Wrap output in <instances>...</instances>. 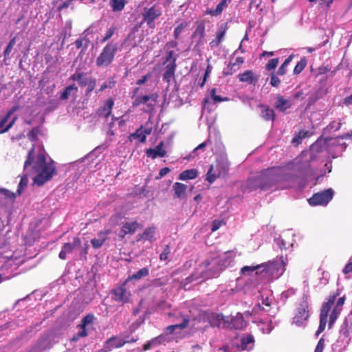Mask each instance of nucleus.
Segmentation results:
<instances>
[{
    "label": "nucleus",
    "instance_id": "obj_1",
    "mask_svg": "<svg viewBox=\"0 0 352 352\" xmlns=\"http://www.w3.org/2000/svg\"><path fill=\"white\" fill-rule=\"evenodd\" d=\"M23 169L28 174H36L33 181L38 186H43L57 173L54 162L51 160L47 162L43 151H40L36 156L35 155L34 145L28 151Z\"/></svg>",
    "mask_w": 352,
    "mask_h": 352
},
{
    "label": "nucleus",
    "instance_id": "obj_2",
    "mask_svg": "<svg viewBox=\"0 0 352 352\" xmlns=\"http://www.w3.org/2000/svg\"><path fill=\"white\" fill-rule=\"evenodd\" d=\"M262 184V190L266 191L272 188H279L278 184L292 178V176L285 174L284 169L280 167H272L265 169L258 175ZM283 188V186H280Z\"/></svg>",
    "mask_w": 352,
    "mask_h": 352
},
{
    "label": "nucleus",
    "instance_id": "obj_3",
    "mask_svg": "<svg viewBox=\"0 0 352 352\" xmlns=\"http://www.w3.org/2000/svg\"><path fill=\"white\" fill-rule=\"evenodd\" d=\"M199 266L204 270L201 272L203 280L217 277L223 270L222 259L219 256L208 258Z\"/></svg>",
    "mask_w": 352,
    "mask_h": 352
},
{
    "label": "nucleus",
    "instance_id": "obj_4",
    "mask_svg": "<svg viewBox=\"0 0 352 352\" xmlns=\"http://www.w3.org/2000/svg\"><path fill=\"white\" fill-rule=\"evenodd\" d=\"M118 50V43L113 41L108 42L97 57L96 65L100 67H106L110 65L115 58Z\"/></svg>",
    "mask_w": 352,
    "mask_h": 352
},
{
    "label": "nucleus",
    "instance_id": "obj_5",
    "mask_svg": "<svg viewBox=\"0 0 352 352\" xmlns=\"http://www.w3.org/2000/svg\"><path fill=\"white\" fill-rule=\"evenodd\" d=\"M309 300L308 296L304 294L297 307L296 314L293 318V322L301 326L309 318Z\"/></svg>",
    "mask_w": 352,
    "mask_h": 352
},
{
    "label": "nucleus",
    "instance_id": "obj_6",
    "mask_svg": "<svg viewBox=\"0 0 352 352\" xmlns=\"http://www.w3.org/2000/svg\"><path fill=\"white\" fill-rule=\"evenodd\" d=\"M144 40V35L140 33V29L138 25L134 26L128 34L122 45L129 50L136 47Z\"/></svg>",
    "mask_w": 352,
    "mask_h": 352
},
{
    "label": "nucleus",
    "instance_id": "obj_7",
    "mask_svg": "<svg viewBox=\"0 0 352 352\" xmlns=\"http://www.w3.org/2000/svg\"><path fill=\"white\" fill-rule=\"evenodd\" d=\"M315 159L313 153L309 155L302 153L296 159L295 169L302 175H309L311 173L310 162Z\"/></svg>",
    "mask_w": 352,
    "mask_h": 352
},
{
    "label": "nucleus",
    "instance_id": "obj_8",
    "mask_svg": "<svg viewBox=\"0 0 352 352\" xmlns=\"http://www.w3.org/2000/svg\"><path fill=\"white\" fill-rule=\"evenodd\" d=\"M334 192L331 188L315 193L308 199L309 204L312 206L327 205L333 197Z\"/></svg>",
    "mask_w": 352,
    "mask_h": 352
},
{
    "label": "nucleus",
    "instance_id": "obj_9",
    "mask_svg": "<svg viewBox=\"0 0 352 352\" xmlns=\"http://www.w3.org/2000/svg\"><path fill=\"white\" fill-rule=\"evenodd\" d=\"M128 282L126 280L120 286L113 289L111 292L112 298L117 302L122 304L129 302L131 296V292L126 289V284Z\"/></svg>",
    "mask_w": 352,
    "mask_h": 352
},
{
    "label": "nucleus",
    "instance_id": "obj_10",
    "mask_svg": "<svg viewBox=\"0 0 352 352\" xmlns=\"http://www.w3.org/2000/svg\"><path fill=\"white\" fill-rule=\"evenodd\" d=\"M158 98L159 95L157 93H153L150 95L139 96L135 98L133 106L137 107L140 104H146L150 110H153Z\"/></svg>",
    "mask_w": 352,
    "mask_h": 352
},
{
    "label": "nucleus",
    "instance_id": "obj_11",
    "mask_svg": "<svg viewBox=\"0 0 352 352\" xmlns=\"http://www.w3.org/2000/svg\"><path fill=\"white\" fill-rule=\"evenodd\" d=\"M161 14L160 10L157 9L155 6H152L150 8H144L142 13L143 21L146 22L149 28H154V21L157 19Z\"/></svg>",
    "mask_w": 352,
    "mask_h": 352
},
{
    "label": "nucleus",
    "instance_id": "obj_12",
    "mask_svg": "<svg viewBox=\"0 0 352 352\" xmlns=\"http://www.w3.org/2000/svg\"><path fill=\"white\" fill-rule=\"evenodd\" d=\"M81 244V240L79 237H74L72 242L64 243L62 250L59 253V258L61 260L67 258V254L72 253L76 248H78Z\"/></svg>",
    "mask_w": 352,
    "mask_h": 352
},
{
    "label": "nucleus",
    "instance_id": "obj_13",
    "mask_svg": "<svg viewBox=\"0 0 352 352\" xmlns=\"http://www.w3.org/2000/svg\"><path fill=\"white\" fill-rule=\"evenodd\" d=\"M244 61L243 57H237L234 60L231 59L227 67L223 69V75L224 76L233 75L240 69Z\"/></svg>",
    "mask_w": 352,
    "mask_h": 352
},
{
    "label": "nucleus",
    "instance_id": "obj_14",
    "mask_svg": "<svg viewBox=\"0 0 352 352\" xmlns=\"http://www.w3.org/2000/svg\"><path fill=\"white\" fill-rule=\"evenodd\" d=\"M94 320V316L93 314H87L85 317H83L81 320V322L78 324V327H80L79 331L77 333L76 336L74 337L73 340H77L79 338L85 337L88 335V332L87 330V326L92 324Z\"/></svg>",
    "mask_w": 352,
    "mask_h": 352
},
{
    "label": "nucleus",
    "instance_id": "obj_15",
    "mask_svg": "<svg viewBox=\"0 0 352 352\" xmlns=\"http://www.w3.org/2000/svg\"><path fill=\"white\" fill-rule=\"evenodd\" d=\"M258 190L263 191L259 175L248 177L243 187V192H251Z\"/></svg>",
    "mask_w": 352,
    "mask_h": 352
},
{
    "label": "nucleus",
    "instance_id": "obj_16",
    "mask_svg": "<svg viewBox=\"0 0 352 352\" xmlns=\"http://www.w3.org/2000/svg\"><path fill=\"white\" fill-rule=\"evenodd\" d=\"M228 30V24H221L218 31L216 33L215 38L210 42L211 49H214L219 46V45L225 40L226 32Z\"/></svg>",
    "mask_w": 352,
    "mask_h": 352
},
{
    "label": "nucleus",
    "instance_id": "obj_17",
    "mask_svg": "<svg viewBox=\"0 0 352 352\" xmlns=\"http://www.w3.org/2000/svg\"><path fill=\"white\" fill-rule=\"evenodd\" d=\"M338 296V294H335L329 296L328 298V300L322 304L320 314V318L327 319L328 316H330V314L332 311L331 308L334 305Z\"/></svg>",
    "mask_w": 352,
    "mask_h": 352
},
{
    "label": "nucleus",
    "instance_id": "obj_18",
    "mask_svg": "<svg viewBox=\"0 0 352 352\" xmlns=\"http://www.w3.org/2000/svg\"><path fill=\"white\" fill-rule=\"evenodd\" d=\"M164 143L163 141L160 142L154 148H149L146 150V155L147 157L154 160L159 157H164L166 155V151L163 149Z\"/></svg>",
    "mask_w": 352,
    "mask_h": 352
},
{
    "label": "nucleus",
    "instance_id": "obj_19",
    "mask_svg": "<svg viewBox=\"0 0 352 352\" xmlns=\"http://www.w3.org/2000/svg\"><path fill=\"white\" fill-rule=\"evenodd\" d=\"M138 228L139 223L137 221L124 223L119 232L120 238L124 239L126 234H134Z\"/></svg>",
    "mask_w": 352,
    "mask_h": 352
},
{
    "label": "nucleus",
    "instance_id": "obj_20",
    "mask_svg": "<svg viewBox=\"0 0 352 352\" xmlns=\"http://www.w3.org/2000/svg\"><path fill=\"white\" fill-rule=\"evenodd\" d=\"M177 67V63H174V61L166 65L165 72L162 75V79L168 85L170 84L172 79L175 78Z\"/></svg>",
    "mask_w": 352,
    "mask_h": 352
},
{
    "label": "nucleus",
    "instance_id": "obj_21",
    "mask_svg": "<svg viewBox=\"0 0 352 352\" xmlns=\"http://www.w3.org/2000/svg\"><path fill=\"white\" fill-rule=\"evenodd\" d=\"M344 297L338 298L335 307L332 309L330 314V319L329 320V328H331L335 321L337 320L338 315L340 314L342 307L344 303Z\"/></svg>",
    "mask_w": 352,
    "mask_h": 352
},
{
    "label": "nucleus",
    "instance_id": "obj_22",
    "mask_svg": "<svg viewBox=\"0 0 352 352\" xmlns=\"http://www.w3.org/2000/svg\"><path fill=\"white\" fill-rule=\"evenodd\" d=\"M247 324V321L245 320L243 316L240 313H237L235 316L232 317L230 322V327L236 330L243 329Z\"/></svg>",
    "mask_w": 352,
    "mask_h": 352
},
{
    "label": "nucleus",
    "instance_id": "obj_23",
    "mask_svg": "<svg viewBox=\"0 0 352 352\" xmlns=\"http://www.w3.org/2000/svg\"><path fill=\"white\" fill-rule=\"evenodd\" d=\"M240 82H246L249 85H255L258 80V76H256L252 70L245 71L238 75Z\"/></svg>",
    "mask_w": 352,
    "mask_h": 352
},
{
    "label": "nucleus",
    "instance_id": "obj_24",
    "mask_svg": "<svg viewBox=\"0 0 352 352\" xmlns=\"http://www.w3.org/2000/svg\"><path fill=\"white\" fill-rule=\"evenodd\" d=\"M114 104V101L112 98H109L104 103V104L99 107L96 111V114L99 117L108 118L112 111V108Z\"/></svg>",
    "mask_w": 352,
    "mask_h": 352
},
{
    "label": "nucleus",
    "instance_id": "obj_25",
    "mask_svg": "<svg viewBox=\"0 0 352 352\" xmlns=\"http://www.w3.org/2000/svg\"><path fill=\"white\" fill-rule=\"evenodd\" d=\"M258 107L261 109V117L265 121H274L276 114L274 109L266 104H260Z\"/></svg>",
    "mask_w": 352,
    "mask_h": 352
},
{
    "label": "nucleus",
    "instance_id": "obj_26",
    "mask_svg": "<svg viewBox=\"0 0 352 352\" xmlns=\"http://www.w3.org/2000/svg\"><path fill=\"white\" fill-rule=\"evenodd\" d=\"M206 27L204 21H197V27L192 34V38H198L199 43H201L206 36Z\"/></svg>",
    "mask_w": 352,
    "mask_h": 352
},
{
    "label": "nucleus",
    "instance_id": "obj_27",
    "mask_svg": "<svg viewBox=\"0 0 352 352\" xmlns=\"http://www.w3.org/2000/svg\"><path fill=\"white\" fill-rule=\"evenodd\" d=\"M292 107L291 102L284 98V97L281 95H278L276 96V102L275 103V108L280 111L285 112L287 109H289Z\"/></svg>",
    "mask_w": 352,
    "mask_h": 352
},
{
    "label": "nucleus",
    "instance_id": "obj_28",
    "mask_svg": "<svg viewBox=\"0 0 352 352\" xmlns=\"http://www.w3.org/2000/svg\"><path fill=\"white\" fill-rule=\"evenodd\" d=\"M187 186L180 182H175L173 185L174 196L178 199H184L186 196Z\"/></svg>",
    "mask_w": 352,
    "mask_h": 352
},
{
    "label": "nucleus",
    "instance_id": "obj_29",
    "mask_svg": "<svg viewBox=\"0 0 352 352\" xmlns=\"http://www.w3.org/2000/svg\"><path fill=\"white\" fill-rule=\"evenodd\" d=\"M78 89L75 84H72L66 87L65 89L60 93V100H67L71 95H76L78 92Z\"/></svg>",
    "mask_w": 352,
    "mask_h": 352
},
{
    "label": "nucleus",
    "instance_id": "obj_30",
    "mask_svg": "<svg viewBox=\"0 0 352 352\" xmlns=\"http://www.w3.org/2000/svg\"><path fill=\"white\" fill-rule=\"evenodd\" d=\"M129 341H124L122 339H118L115 336H113L109 338L106 342L107 348L109 349H111L113 348H120L123 346L125 344H126Z\"/></svg>",
    "mask_w": 352,
    "mask_h": 352
},
{
    "label": "nucleus",
    "instance_id": "obj_31",
    "mask_svg": "<svg viewBox=\"0 0 352 352\" xmlns=\"http://www.w3.org/2000/svg\"><path fill=\"white\" fill-rule=\"evenodd\" d=\"M254 338L252 335H247L246 336H243L241 339V349L243 350H250L252 349L254 346Z\"/></svg>",
    "mask_w": 352,
    "mask_h": 352
},
{
    "label": "nucleus",
    "instance_id": "obj_32",
    "mask_svg": "<svg viewBox=\"0 0 352 352\" xmlns=\"http://www.w3.org/2000/svg\"><path fill=\"white\" fill-rule=\"evenodd\" d=\"M226 7L227 0H221L215 9L208 8L205 11V14H210L211 16H218L222 13L223 10Z\"/></svg>",
    "mask_w": 352,
    "mask_h": 352
},
{
    "label": "nucleus",
    "instance_id": "obj_33",
    "mask_svg": "<svg viewBox=\"0 0 352 352\" xmlns=\"http://www.w3.org/2000/svg\"><path fill=\"white\" fill-rule=\"evenodd\" d=\"M149 274V268L147 267H144L140 269L137 272L134 273L133 275L128 276V278L125 280L126 282H129L132 280H140L143 277H146Z\"/></svg>",
    "mask_w": 352,
    "mask_h": 352
},
{
    "label": "nucleus",
    "instance_id": "obj_34",
    "mask_svg": "<svg viewBox=\"0 0 352 352\" xmlns=\"http://www.w3.org/2000/svg\"><path fill=\"white\" fill-rule=\"evenodd\" d=\"M215 170L217 173L218 177H225L229 171L228 164L223 162H217L215 164Z\"/></svg>",
    "mask_w": 352,
    "mask_h": 352
},
{
    "label": "nucleus",
    "instance_id": "obj_35",
    "mask_svg": "<svg viewBox=\"0 0 352 352\" xmlns=\"http://www.w3.org/2000/svg\"><path fill=\"white\" fill-rule=\"evenodd\" d=\"M198 175V171L197 169H188L182 172L179 175V179L180 180H188L195 179Z\"/></svg>",
    "mask_w": 352,
    "mask_h": 352
},
{
    "label": "nucleus",
    "instance_id": "obj_36",
    "mask_svg": "<svg viewBox=\"0 0 352 352\" xmlns=\"http://www.w3.org/2000/svg\"><path fill=\"white\" fill-rule=\"evenodd\" d=\"M163 340H164V338L162 336H157V337H155V338H153L152 340L146 342L144 344L143 350L144 351H148V350L151 349L153 346H159L162 343V341Z\"/></svg>",
    "mask_w": 352,
    "mask_h": 352
},
{
    "label": "nucleus",
    "instance_id": "obj_37",
    "mask_svg": "<svg viewBox=\"0 0 352 352\" xmlns=\"http://www.w3.org/2000/svg\"><path fill=\"white\" fill-rule=\"evenodd\" d=\"M203 275L201 274V273H198V272H195V273H193L190 276H189L188 277H187L186 278H185L184 280V281L182 283V285H183V287L184 288H186V285L193 281H197L199 280V279H201L200 280V283L202 282L204 280H203Z\"/></svg>",
    "mask_w": 352,
    "mask_h": 352
},
{
    "label": "nucleus",
    "instance_id": "obj_38",
    "mask_svg": "<svg viewBox=\"0 0 352 352\" xmlns=\"http://www.w3.org/2000/svg\"><path fill=\"white\" fill-rule=\"evenodd\" d=\"M170 280V277L168 276H164L157 278H155L151 280V286L158 287L164 285H166Z\"/></svg>",
    "mask_w": 352,
    "mask_h": 352
},
{
    "label": "nucleus",
    "instance_id": "obj_39",
    "mask_svg": "<svg viewBox=\"0 0 352 352\" xmlns=\"http://www.w3.org/2000/svg\"><path fill=\"white\" fill-rule=\"evenodd\" d=\"M188 323L189 320L188 318H184L182 322L180 324L168 326L166 327V331L169 333H173L177 329H183L186 328L188 325Z\"/></svg>",
    "mask_w": 352,
    "mask_h": 352
},
{
    "label": "nucleus",
    "instance_id": "obj_40",
    "mask_svg": "<svg viewBox=\"0 0 352 352\" xmlns=\"http://www.w3.org/2000/svg\"><path fill=\"white\" fill-rule=\"evenodd\" d=\"M294 55L291 54L289 55L283 62V63L280 65V67L278 68L277 71V75L278 76H283L287 72V67L290 63V62L294 58Z\"/></svg>",
    "mask_w": 352,
    "mask_h": 352
},
{
    "label": "nucleus",
    "instance_id": "obj_41",
    "mask_svg": "<svg viewBox=\"0 0 352 352\" xmlns=\"http://www.w3.org/2000/svg\"><path fill=\"white\" fill-rule=\"evenodd\" d=\"M110 3L113 11L118 12L124 9L126 2L125 0H111Z\"/></svg>",
    "mask_w": 352,
    "mask_h": 352
},
{
    "label": "nucleus",
    "instance_id": "obj_42",
    "mask_svg": "<svg viewBox=\"0 0 352 352\" xmlns=\"http://www.w3.org/2000/svg\"><path fill=\"white\" fill-rule=\"evenodd\" d=\"M28 175L29 174L27 173L21 177L16 190V194L18 195H21L22 191L27 187L28 184Z\"/></svg>",
    "mask_w": 352,
    "mask_h": 352
},
{
    "label": "nucleus",
    "instance_id": "obj_43",
    "mask_svg": "<svg viewBox=\"0 0 352 352\" xmlns=\"http://www.w3.org/2000/svg\"><path fill=\"white\" fill-rule=\"evenodd\" d=\"M263 265H257L255 266H244L240 270L241 275H251L254 271L261 268Z\"/></svg>",
    "mask_w": 352,
    "mask_h": 352
},
{
    "label": "nucleus",
    "instance_id": "obj_44",
    "mask_svg": "<svg viewBox=\"0 0 352 352\" xmlns=\"http://www.w3.org/2000/svg\"><path fill=\"white\" fill-rule=\"evenodd\" d=\"M218 178L217 173L214 170V166L213 165H210V168L208 170L206 174V180L209 183H213Z\"/></svg>",
    "mask_w": 352,
    "mask_h": 352
},
{
    "label": "nucleus",
    "instance_id": "obj_45",
    "mask_svg": "<svg viewBox=\"0 0 352 352\" xmlns=\"http://www.w3.org/2000/svg\"><path fill=\"white\" fill-rule=\"evenodd\" d=\"M307 63V60L305 56L301 58L300 60L298 62L294 69V74L296 75H298L300 74L302 70L305 68Z\"/></svg>",
    "mask_w": 352,
    "mask_h": 352
},
{
    "label": "nucleus",
    "instance_id": "obj_46",
    "mask_svg": "<svg viewBox=\"0 0 352 352\" xmlns=\"http://www.w3.org/2000/svg\"><path fill=\"white\" fill-rule=\"evenodd\" d=\"M131 138H133V139L138 138L141 143L145 142L146 138L145 137V134H144L142 132V126H141L140 129H137L135 133L131 134L129 136V138L131 142L132 141Z\"/></svg>",
    "mask_w": 352,
    "mask_h": 352
},
{
    "label": "nucleus",
    "instance_id": "obj_47",
    "mask_svg": "<svg viewBox=\"0 0 352 352\" xmlns=\"http://www.w3.org/2000/svg\"><path fill=\"white\" fill-rule=\"evenodd\" d=\"M155 227L152 226L146 228L142 235V238L144 240L152 241L154 239V233L155 232Z\"/></svg>",
    "mask_w": 352,
    "mask_h": 352
},
{
    "label": "nucleus",
    "instance_id": "obj_48",
    "mask_svg": "<svg viewBox=\"0 0 352 352\" xmlns=\"http://www.w3.org/2000/svg\"><path fill=\"white\" fill-rule=\"evenodd\" d=\"M216 90V88H212L210 91V96L214 104L225 101H229V98L228 97H221V96L217 95Z\"/></svg>",
    "mask_w": 352,
    "mask_h": 352
},
{
    "label": "nucleus",
    "instance_id": "obj_49",
    "mask_svg": "<svg viewBox=\"0 0 352 352\" xmlns=\"http://www.w3.org/2000/svg\"><path fill=\"white\" fill-rule=\"evenodd\" d=\"M41 133V129L39 126L32 128L28 133V138L31 142H36L38 140V135Z\"/></svg>",
    "mask_w": 352,
    "mask_h": 352
},
{
    "label": "nucleus",
    "instance_id": "obj_50",
    "mask_svg": "<svg viewBox=\"0 0 352 352\" xmlns=\"http://www.w3.org/2000/svg\"><path fill=\"white\" fill-rule=\"evenodd\" d=\"M116 31V26H111L104 33V36L101 39L102 43H105L107 41H109L113 35L115 34V32Z\"/></svg>",
    "mask_w": 352,
    "mask_h": 352
},
{
    "label": "nucleus",
    "instance_id": "obj_51",
    "mask_svg": "<svg viewBox=\"0 0 352 352\" xmlns=\"http://www.w3.org/2000/svg\"><path fill=\"white\" fill-rule=\"evenodd\" d=\"M188 26L187 22L181 23L174 30L173 36L175 39L179 38L182 31Z\"/></svg>",
    "mask_w": 352,
    "mask_h": 352
},
{
    "label": "nucleus",
    "instance_id": "obj_52",
    "mask_svg": "<svg viewBox=\"0 0 352 352\" xmlns=\"http://www.w3.org/2000/svg\"><path fill=\"white\" fill-rule=\"evenodd\" d=\"M177 58V55L175 54L173 50H170L166 52L165 61L164 62V65L168 64V63H176Z\"/></svg>",
    "mask_w": 352,
    "mask_h": 352
},
{
    "label": "nucleus",
    "instance_id": "obj_53",
    "mask_svg": "<svg viewBox=\"0 0 352 352\" xmlns=\"http://www.w3.org/2000/svg\"><path fill=\"white\" fill-rule=\"evenodd\" d=\"M0 194H2L6 199H8L11 201H14L16 199V192L14 193L9 190L1 188H0Z\"/></svg>",
    "mask_w": 352,
    "mask_h": 352
},
{
    "label": "nucleus",
    "instance_id": "obj_54",
    "mask_svg": "<svg viewBox=\"0 0 352 352\" xmlns=\"http://www.w3.org/2000/svg\"><path fill=\"white\" fill-rule=\"evenodd\" d=\"M93 78L87 77V74L85 72H81L80 79L78 80V85L80 87H87L92 80Z\"/></svg>",
    "mask_w": 352,
    "mask_h": 352
},
{
    "label": "nucleus",
    "instance_id": "obj_55",
    "mask_svg": "<svg viewBox=\"0 0 352 352\" xmlns=\"http://www.w3.org/2000/svg\"><path fill=\"white\" fill-rule=\"evenodd\" d=\"M116 85V81L114 80L113 78H111L109 80L108 82H103L100 89H99V91H103L104 90H105L106 89H112L113 87H114Z\"/></svg>",
    "mask_w": 352,
    "mask_h": 352
},
{
    "label": "nucleus",
    "instance_id": "obj_56",
    "mask_svg": "<svg viewBox=\"0 0 352 352\" xmlns=\"http://www.w3.org/2000/svg\"><path fill=\"white\" fill-rule=\"evenodd\" d=\"M278 62H279L278 58H274L270 59L268 61V63L266 64L265 69L268 71H271V70L275 69L277 67Z\"/></svg>",
    "mask_w": 352,
    "mask_h": 352
},
{
    "label": "nucleus",
    "instance_id": "obj_57",
    "mask_svg": "<svg viewBox=\"0 0 352 352\" xmlns=\"http://www.w3.org/2000/svg\"><path fill=\"white\" fill-rule=\"evenodd\" d=\"M170 254V245H166L164 248V250L160 255V261H166L168 258L169 254Z\"/></svg>",
    "mask_w": 352,
    "mask_h": 352
},
{
    "label": "nucleus",
    "instance_id": "obj_58",
    "mask_svg": "<svg viewBox=\"0 0 352 352\" xmlns=\"http://www.w3.org/2000/svg\"><path fill=\"white\" fill-rule=\"evenodd\" d=\"M104 243V239H98L97 238H94L91 240V244L95 249L101 248Z\"/></svg>",
    "mask_w": 352,
    "mask_h": 352
},
{
    "label": "nucleus",
    "instance_id": "obj_59",
    "mask_svg": "<svg viewBox=\"0 0 352 352\" xmlns=\"http://www.w3.org/2000/svg\"><path fill=\"white\" fill-rule=\"evenodd\" d=\"M89 248V245L88 244V242L85 243L80 250V255L82 258L85 260L87 259V255L88 254Z\"/></svg>",
    "mask_w": 352,
    "mask_h": 352
},
{
    "label": "nucleus",
    "instance_id": "obj_60",
    "mask_svg": "<svg viewBox=\"0 0 352 352\" xmlns=\"http://www.w3.org/2000/svg\"><path fill=\"white\" fill-rule=\"evenodd\" d=\"M96 85V80L95 78H92V80L89 82L87 87V89L85 92V96H89L91 94V92L94 89Z\"/></svg>",
    "mask_w": 352,
    "mask_h": 352
},
{
    "label": "nucleus",
    "instance_id": "obj_61",
    "mask_svg": "<svg viewBox=\"0 0 352 352\" xmlns=\"http://www.w3.org/2000/svg\"><path fill=\"white\" fill-rule=\"evenodd\" d=\"M342 126L341 120H340L339 122H336V121L331 122L327 126V129L329 130H333L335 131H338Z\"/></svg>",
    "mask_w": 352,
    "mask_h": 352
},
{
    "label": "nucleus",
    "instance_id": "obj_62",
    "mask_svg": "<svg viewBox=\"0 0 352 352\" xmlns=\"http://www.w3.org/2000/svg\"><path fill=\"white\" fill-rule=\"evenodd\" d=\"M13 47L10 46L8 44L6 47L5 48L3 51V62H5L7 59H10L12 56V52Z\"/></svg>",
    "mask_w": 352,
    "mask_h": 352
},
{
    "label": "nucleus",
    "instance_id": "obj_63",
    "mask_svg": "<svg viewBox=\"0 0 352 352\" xmlns=\"http://www.w3.org/2000/svg\"><path fill=\"white\" fill-rule=\"evenodd\" d=\"M331 145L337 146L339 152H343L347 146V144L345 142H341V140H340V142H336L335 139H333Z\"/></svg>",
    "mask_w": 352,
    "mask_h": 352
},
{
    "label": "nucleus",
    "instance_id": "obj_64",
    "mask_svg": "<svg viewBox=\"0 0 352 352\" xmlns=\"http://www.w3.org/2000/svg\"><path fill=\"white\" fill-rule=\"evenodd\" d=\"M280 80L274 73L271 74L270 85L274 87H278L280 85Z\"/></svg>",
    "mask_w": 352,
    "mask_h": 352
}]
</instances>
